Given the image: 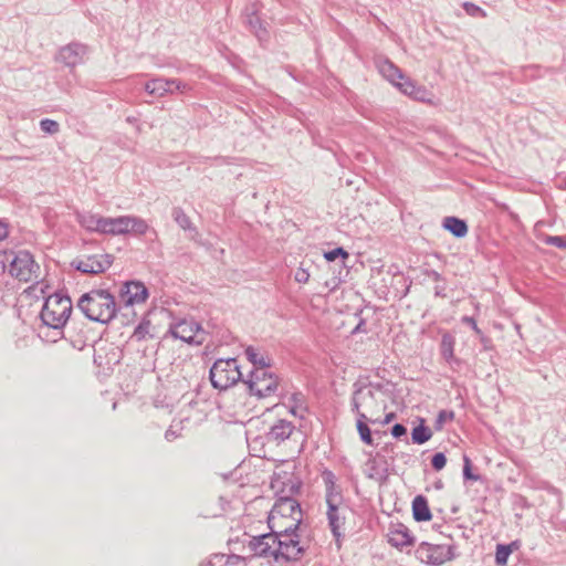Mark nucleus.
Masks as SVG:
<instances>
[{
  "label": "nucleus",
  "instance_id": "1",
  "mask_svg": "<svg viewBox=\"0 0 566 566\" xmlns=\"http://www.w3.org/2000/svg\"><path fill=\"white\" fill-rule=\"evenodd\" d=\"M77 307L91 321L109 323L120 312L113 294L106 290H92L81 296Z\"/></svg>",
  "mask_w": 566,
  "mask_h": 566
},
{
  "label": "nucleus",
  "instance_id": "2",
  "mask_svg": "<svg viewBox=\"0 0 566 566\" xmlns=\"http://www.w3.org/2000/svg\"><path fill=\"white\" fill-rule=\"evenodd\" d=\"M352 396V411L357 416L365 413L374 417L386 408V391L381 384L360 382L354 384Z\"/></svg>",
  "mask_w": 566,
  "mask_h": 566
},
{
  "label": "nucleus",
  "instance_id": "3",
  "mask_svg": "<svg viewBox=\"0 0 566 566\" xmlns=\"http://www.w3.org/2000/svg\"><path fill=\"white\" fill-rule=\"evenodd\" d=\"M70 315V296L55 293L46 298L40 317L48 332L53 329L56 334H61V328L66 324Z\"/></svg>",
  "mask_w": 566,
  "mask_h": 566
},
{
  "label": "nucleus",
  "instance_id": "4",
  "mask_svg": "<svg viewBox=\"0 0 566 566\" xmlns=\"http://www.w3.org/2000/svg\"><path fill=\"white\" fill-rule=\"evenodd\" d=\"M3 266L8 264L9 273L21 282H31L39 279L40 266L33 260L30 252L21 250L18 252L4 253Z\"/></svg>",
  "mask_w": 566,
  "mask_h": 566
},
{
  "label": "nucleus",
  "instance_id": "5",
  "mask_svg": "<svg viewBox=\"0 0 566 566\" xmlns=\"http://www.w3.org/2000/svg\"><path fill=\"white\" fill-rule=\"evenodd\" d=\"M209 374L211 385L219 390H226L239 380H244L237 358L216 360Z\"/></svg>",
  "mask_w": 566,
  "mask_h": 566
},
{
  "label": "nucleus",
  "instance_id": "6",
  "mask_svg": "<svg viewBox=\"0 0 566 566\" xmlns=\"http://www.w3.org/2000/svg\"><path fill=\"white\" fill-rule=\"evenodd\" d=\"M249 392L258 398H265L273 395L279 386V377L269 368H253L248 378L243 380Z\"/></svg>",
  "mask_w": 566,
  "mask_h": 566
},
{
  "label": "nucleus",
  "instance_id": "7",
  "mask_svg": "<svg viewBox=\"0 0 566 566\" xmlns=\"http://www.w3.org/2000/svg\"><path fill=\"white\" fill-rule=\"evenodd\" d=\"M180 339L190 345H201L206 340V332L201 325L193 319H181L171 324L166 336Z\"/></svg>",
  "mask_w": 566,
  "mask_h": 566
},
{
  "label": "nucleus",
  "instance_id": "8",
  "mask_svg": "<svg viewBox=\"0 0 566 566\" xmlns=\"http://www.w3.org/2000/svg\"><path fill=\"white\" fill-rule=\"evenodd\" d=\"M343 496L329 494L326 499L328 526L336 542L342 537V528L345 525L347 506L342 505Z\"/></svg>",
  "mask_w": 566,
  "mask_h": 566
},
{
  "label": "nucleus",
  "instance_id": "9",
  "mask_svg": "<svg viewBox=\"0 0 566 566\" xmlns=\"http://www.w3.org/2000/svg\"><path fill=\"white\" fill-rule=\"evenodd\" d=\"M297 532L298 531H293L281 536L275 535L279 562L281 559L286 562L298 560L303 556L305 548L300 543V535Z\"/></svg>",
  "mask_w": 566,
  "mask_h": 566
},
{
  "label": "nucleus",
  "instance_id": "10",
  "mask_svg": "<svg viewBox=\"0 0 566 566\" xmlns=\"http://www.w3.org/2000/svg\"><path fill=\"white\" fill-rule=\"evenodd\" d=\"M149 296L148 289L143 282L127 281L119 289V310L128 311L135 304L145 303Z\"/></svg>",
  "mask_w": 566,
  "mask_h": 566
},
{
  "label": "nucleus",
  "instance_id": "11",
  "mask_svg": "<svg viewBox=\"0 0 566 566\" xmlns=\"http://www.w3.org/2000/svg\"><path fill=\"white\" fill-rule=\"evenodd\" d=\"M113 263V256L106 253L82 254L73 261V268L84 274L105 272Z\"/></svg>",
  "mask_w": 566,
  "mask_h": 566
},
{
  "label": "nucleus",
  "instance_id": "12",
  "mask_svg": "<svg viewBox=\"0 0 566 566\" xmlns=\"http://www.w3.org/2000/svg\"><path fill=\"white\" fill-rule=\"evenodd\" d=\"M302 484V480L294 473L280 471L274 472L271 489L277 497L294 499L293 496L300 493Z\"/></svg>",
  "mask_w": 566,
  "mask_h": 566
},
{
  "label": "nucleus",
  "instance_id": "13",
  "mask_svg": "<svg viewBox=\"0 0 566 566\" xmlns=\"http://www.w3.org/2000/svg\"><path fill=\"white\" fill-rule=\"evenodd\" d=\"M416 555L422 563L434 566L442 565L454 557L451 546L444 547L442 545H433L426 542L419 545L416 551Z\"/></svg>",
  "mask_w": 566,
  "mask_h": 566
},
{
  "label": "nucleus",
  "instance_id": "14",
  "mask_svg": "<svg viewBox=\"0 0 566 566\" xmlns=\"http://www.w3.org/2000/svg\"><path fill=\"white\" fill-rule=\"evenodd\" d=\"M275 539V535L271 533L252 536V538L249 541V548L255 556L273 557L276 562H279Z\"/></svg>",
  "mask_w": 566,
  "mask_h": 566
},
{
  "label": "nucleus",
  "instance_id": "15",
  "mask_svg": "<svg viewBox=\"0 0 566 566\" xmlns=\"http://www.w3.org/2000/svg\"><path fill=\"white\" fill-rule=\"evenodd\" d=\"M295 430V426L285 419L275 421L265 433V440L269 443L281 444L287 440Z\"/></svg>",
  "mask_w": 566,
  "mask_h": 566
},
{
  "label": "nucleus",
  "instance_id": "16",
  "mask_svg": "<svg viewBox=\"0 0 566 566\" xmlns=\"http://www.w3.org/2000/svg\"><path fill=\"white\" fill-rule=\"evenodd\" d=\"M302 517L303 514H300V516L293 520L281 518V516L277 515H269L268 526L270 528V533L273 535L281 536L293 531H298Z\"/></svg>",
  "mask_w": 566,
  "mask_h": 566
},
{
  "label": "nucleus",
  "instance_id": "17",
  "mask_svg": "<svg viewBox=\"0 0 566 566\" xmlns=\"http://www.w3.org/2000/svg\"><path fill=\"white\" fill-rule=\"evenodd\" d=\"M302 514V509L297 500L289 497H277L269 515H277L281 518L293 520Z\"/></svg>",
  "mask_w": 566,
  "mask_h": 566
},
{
  "label": "nucleus",
  "instance_id": "18",
  "mask_svg": "<svg viewBox=\"0 0 566 566\" xmlns=\"http://www.w3.org/2000/svg\"><path fill=\"white\" fill-rule=\"evenodd\" d=\"M243 22L245 27L258 38L260 42H265L269 39V31L263 21L259 17L254 6L247 8Z\"/></svg>",
  "mask_w": 566,
  "mask_h": 566
},
{
  "label": "nucleus",
  "instance_id": "19",
  "mask_svg": "<svg viewBox=\"0 0 566 566\" xmlns=\"http://www.w3.org/2000/svg\"><path fill=\"white\" fill-rule=\"evenodd\" d=\"M415 537L410 534L408 527L402 523L391 525L388 533V543L397 548L413 545Z\"/></svg>",
  "mask_w": 566,
  "mask_h": 566
},
{
  "label": "nucleus",
  "instance_id": "20",
  "mask_svg": "<svg viewBox=\"0 0 566 566\" xmlns=\"http://www.w3.org/2000/svg\"><path fill=\"white\" fill-rule=\"evenodd\" d=\"M102 233L111 235L128 234L129 216H119L116 218L105 217L102 221Z\"/></svg>",
  "mask_w": 566,
  "mask_h": 566
},
{
  "label": "nucleus",
  "instance_id": "21",
  "mask_svg": "<svg viewBox=\"0 0 566 566\" xmlns=\"http://www.w3.org/2000/svg\"><path fill=\"white\" fill-rule=\"evenodd\" d=\"M377 67L379 73L394 85H396L399 80L405 78L402 71L388 59H379L377 61Z\"/></svg>",
  "mask_w": 566,
  "mask_h": 566
},
{
  "label": "nucleus",
  "instance_id": "22",
  "mask_svg": "<svg viewBox=\"0 0 566 566\" xmlns=\"http://www.w3.org/2000/svg\"><path fill=\"white\" fill-rule=\"evenodd\" d=\"M412 516L416 522H428L432 518L428 501L423 495H417L412 501Z\"/></svg>",
  "mask_w": 566,
  "mask_h": 566
},
{
  "label": "nucleus",
  "instance_id": "23",
  "mask_svg": "<svg viewBox=\"0 0 566 566\" xmlns=\"http://www.w3.org/2000/svg\"><path fill=\"white\" fill-rule=\"evenodd\" d=\"M170 84V78L157 77L145 84V91L154 96L161 97L166 94H174V88H166Z\"/></svg>",
  "mask_w": 566,
  "mask_h": 566
},
{
  "label": "nucleus",
  "instance_id": "24",
  "mask_svg": "<svg viewBox=\"0 0 566 566\" xmlns=\"http://www.w3.org/2000/svg\"><path fill=\"white\" fill-rule=\"evenodd\" d=\"M78 223L88 231H96L102 233V221H105V217L99 214H94L91 212H78L77 214Z\"/></svg>",
  "mask_w": 566,
  "mask_h": 566
},
{
  "label": "nucleus",
  "instance_id": "25",
  "mask_svg": "<svg viewBox=\"0 0 566 566\" xmlns=\"http://www.w3.org/2000/svg\"><path fill=\"white\" fill-rule=\"evenodd\" d=\"M378 418L368 417L365 413H359L357 416V422L356 428L359 433V437L361 441L366 444L371 446L374 443L373 437H371V430L368 427V422L377 423Z\"/></svg>",
  "mask_w": 566,
  "mask_h": 566
},
{
  "label": "nucleus",
  "instance_id": "26",
  "mask_svg": "<svg viewBox=\"0 0 566 566\" xmlns=\"http://www.w3.org/2000/svg\"><path fill=\"white\" fill-rule=\"evenodd\" d=\"M442 226L446 230L452 233L455 238H463L468 233V224L464 220L457 217H446Z\"/></svg>",
  "mask_w": 566,
  "mask_h": 566
},
{
  "label": "nucleus",
  "instance_id": "27",
  "mask_svg": "<svg viewBox=\"0 0 566 566\" xmlns=\"http://www.w3.org/2000/svg\"><path fill=\"white\" fill-rule=\"evenodd\" d=\"M397 86L403 94L413 97L415 99H423L426 95V90L423 87L417 86L410 78L406 77L399 80Z\"/></svg>",
  "mask_w": 566,
  "mask_h": 566
},
{
  "label": "nucleus",
  "instance_id": "28",
  "mask_svg": "<svg viewBox=\"0 0 566 566\" xmlns=\"http://www.w3.org/2000/svg\"><path fill=\"white\" fill-rule=\"evenodd\" d=\"M247 359L253 365V368H270L271 359L268 356L259 353L253 346H248L244 349Z\"/></svg>",
  "mask_w": 566,
  "mask_h": 566
},
{
  "label": "nucleus",
  "instance_id": "29",
  "mask_svg": "<svg viewBox=\"0 0 566 566\" xmlns=\"http://www.w3.org/2000/svg\"><path fill=\"white\" fill-rule=\"evenodd\" d=\"M455 338L450 333H444L441 337L440 354L446 363L453 359Z\"/></svg>",
  "mask_w": 566,
  "mask_h": 566
},
{
  "label": "nucleus",
  "instance_id": "30",
  "mask_svg": "<svg viewBox=\"0 0 566 566\" xmlns=\"http://www.w3.org/2000/svg\"><path fill=\"white\" fill-rule=\"evenodd\" d=\"M151 322L147 317H143L142 322L136 326L132 338L137 342L154 338L155 335L151 333Z\"/></svg>",
  "mask_w": 566,
  "mask_h": 566
},
{
  "label": "nucleus",
  "instance_id": "31",
  "mask_svg": "<svg viewBox=\"0 0 566 566\" xmlns=\"http://www.w3.org/2000/svg\"><path fill=\"white\" fill-rule=\"evenodd\" d=\"M432 437V431L429 427L423 424V420L421 423L412 429L411 440L416 444H423L429 441Z\"/></svg>",
  "mask_w": 566,
  "mask_h": 566
},
{
  "label": "nucleus",
  "instance_id": "32",
  "mask_svg": "<svg viewBox=\"0 0 566 566\" xmlns=\"http://www.w3.org/2000/svg\"><path fill=\"white\" fill-rule=\"evenodd\" d=\"M513 548H517V542H512L509 545L499 544L496 546L495 552V563L499 566H505L507 563V558L510 554L513 552Z\"/></svg>",
  "mask_w": 566,
  "mask_h": 566
},
{
  "label": "nucleus",
  "instance_id": "33",
  "mask_svg": "<svg viewBox=\"0 0 566 566\" xmlns=\"http://www.w3.org/2000/svg\"><path fill=\"white\" fill-rule=\"evenodd\" d=\"M171 216H172L174 220L176 221V223L181 229L197 232V230L193 227L190 218L185 213V211L180 207L174 208Z\"/></svg>",
  "mask_w": 566,
  "mask_h": 566
},
{
  "label": "nucleus",
  "instance_id": "34",
  "mask_svg": "<svg viewBox=\"0 0 566 566\" xmlns=\"http://www.w3.org/2000/svg\"><path fill=\"white\" fill-rule=\"evenodd\" d=\"M128 223V233H133L135 235H143L149 229L148 223L139 217L129 216Z\"/></svg>",
  "mask_w": 566,
  "mask_h": 566
},
{
  "label": "nucleus",
  "instance_id": "35",
  "mask_svg": "<svg viewBox=\"0 0 566 566\" xmlns=\"http://www.w3.org/2000/svg\"><path fill=\"white\" fill-rule=\"evenodd\" d=\"M323 480L325 482V485H326V497L329 495V494H333V495H342L339 492H337L335 490V475L333 474L332 471H324L323 473Z\"/></svg>",
  "mask_w": 566,
  "mask_h": 566
},
{
  "label": "nucleus",
  "instance_id": "36",
  "mask_svg": "<svg viewBox=\"0 0 566 566\" xmlns=\"http://www.w3.org/2000/svg\"><path fill=\"white\" fill-rule=\"evenodd\" d=\"M88 54V48L84 44L73 43V66L77 62H83Z\"/></svg>",
  "mask_w": 566,
  "mask_h": 566
},
{
  "label": "nucleus",
  "instance_id": "37",
  "mask_svg": "<svg viewBox=\"0 0 566 566\" xmlns=\"http://www.w3.org/2000/svg\"><path fill=\"white\" fill-rule=\"evenodd\" d=\"M454 418L453 411L440 410L434 421V429L441 430L447 421H451Z\"/></svg>",
  "mask_w": 566,
  "mask_h": 566
},
{
  "label": "nucleus",
  "instance_id": "38",
  "mask_svg": "<svg viewBox=\"0 0 566 566\" xmlns=\"http://www.w3.org/2000/svg\"><path fill=\"white\" fill-rule=\"evenodd\" d=\"M348 256L349 253L342 247L335 248L324 253V258L329 262L335 261L338 258L346 260Z\"/></svg>",
  "mask_w": 566,
  "mask_h": 566
},
{
  "label": "nucleus",
  "instance_id": "39",
  "mask_svg": "<svg viewBox=\"0 0 566 566\" xmlns=\"http://www.w3.org/2000/svg\"><path fill=\"white\" fill-rule=\"evenodd\" d=\"M464 11L471 15V17H481V18H485L486 17V12L480 8L479 6L472 3V2H464L462 4Z\"/></svg>",
  "mask_w": 566,
  "mask_h": 566
},
{
  "label": "nucleus",
  "instance_id": "40",
  "mask_svg": "<svg viewBox=\"0 0 566 566\" xmlns=\"http://www.w3.org/2000/svg\"><path fill=\"white\" fill-rule=\"evenodd\" d=\"M59 123L53 120V119H49V118H44L40 122V128L42 132L44 133H48V134H55L59 132Z\"/></svg>",
  "mask_w": 566,
  "mask_h": 566
},
{
  "label": "nucleus",
  "instance_id": "41",
  "mask_svg": "<svg viewBox=\"0 0 566 566\" xmlns=\"http://www.w3.org/2000/svg\"><path fill=\"white\" fill-rule=\"evenodd\" d=\"M463 478L464 480H472V481H478L480 480V475L479 474H474L472 473V470H471V460L469 459V457L464 455L463 458Z\"/></svg>",
  "mask_w": 566,
  "mask_h": 566
},
{
  "label": "nucleus",
  "instance_id": "42",
  "mask_svg": "<svg viewBox=\"0 0 566 566\" xmlns=\"http://www.w3.org/2000/svg\"><path fill=\"white\" fill-rule=\"evenodd\" d=\"M447 464V457L443 452H437L431 459V465L436 471H441Z\"/></svg>",
  "mask_w": 566,
  "mask_h": 566
},
{
  "label": "nucleus",
  "instance_id": "43",
  "mask_svg": "<svg viewBox=\"0 0 566 566\" xmlns=\"http://www.w3.org/2000/svg\"><path fill=\"white\" fill-rule=\"evenodd\" d=\"M546 244L559 248V249H566V237H559V235H547L544 240Z\"/></svg>",
  "mask_w": 566,
  "mask_h": 566
},
{
  "label": "nucleus",
  "instance_id": "44",
  "mask_svg": "<svg viewBox=\"0 0 566 566\" xmlns=\"http://www.w3.org/2000/svg\"><path fill=\"white\" fill-rule=\"evenodd\" d=\"M289 403L290 405H294L295 408L307 409V406H306V402H305V397L300 391L292 394V396H291V398L289 400Z\"/></svg>",
  "mask_w": 566,
  "mask_h": 566
},
{
  "label": "nucleus",
  "instance_id": "45",
  "mask_svg": "<svg viewBox=\"0 0 566 566\" xmlns=\"http://www.w3.org/2000/svg\"><path fill=\"white\" fill-rule=\"evenodd\" d=\"M170 84H175L174 93L180 92V93L185 94L191 90V87L188 83H185L178 78H170Z\"/></svg>",
  "mask_w": 566,
  "mask_h": 566
},
{
  "label": "nucleus",
  "instance_id": "46",
  "mask_svg": "<svg viewBox=\"0 0 566 566\" xmlns=\"http://www.w3.org/2000/svg\"><path fill=\"white\" fill-rule=\"evenodd\" d=\"M461 323L470 326V328L473 329L475 335L481 334V332H482L481 328L478 326L475 318L472 316H463L461 318Z\"/></svg>",
  "mask_w": 566,
  "mask_h": 566
},
{
  "label": "nucleus",
  "instance_id": "47",
  "mask_svg": "<svg viewBox=\"0 0 566 566\" xmlns=\"http://www.w3.org/2000/svg\"><path fill=\"white\" fill-rule=\"evenodd\" d=\"M294 279L297 283H306L310 280V273L306 269L298 268L295 272Z\"/></svg>",
  "mask_w": 566,
  "mask_h": 566
},
{
  "label": "nucleus",
  "instance_id": "48",
  "mask_svg": "<svg viewBox=\"0 0 566 566\" xmlns=\"http://www.w3.org/2000/svg\"><path fill=\"white\" fill-rule=\"evenodd\" d=\"M391 434L394 438H401L407 434V428L401 423H396L391 428Z\"/></svg>",
  "mask_w": 566,
  "mask_h": 566
},
{
  "label": "nucleus",
  "instance_id": "49",
  "mask_svg": "<svg viewBox=\"0 0 566 566\" xmlns=\"http://www.w3.org/2000/svg\"><path fill=\"white\" fill-rule=\"evenodd\" d=\"M434 296L441 297V298H446L447 297V294H446V283L444 282H439V283L436 284V286H434Z\"/></svg>",
  "mask_w": 566,
  "mask_h": 566
},
{
  "label": "nucleus",
  "instance_id": "50",
  "mask_svg": "<svg viewBox=\"0 0 566 566\" xmlns=\"http://www.w3.org/2000/svg\"><path fill=\"white\" fill-rule=\"evenodd\" d=\"M476 336H479L480 342L483 345V348L485 350H489L492 348V339L490 337L485 336L483 332H481V334H478Z\"/></svg>",
  "mask_w": 566,
  "mask_h": 566
},
{
  "label": "nucleus",
  "instance_id": "51",
  "mask_svg": "<svg viewBox=\"0 0 566 566\" xmlns=\"http://www.w3.org/2000/svg\"><path fill=\"white\" fill-rule=\"evenodd\" d=\"M426 274L428 277H430L436 283L444 282V279L442 277V275L439 272H437L436 270H429V271H427Z\"/></svg>",
  "mask_w": 566,
  "mask_h": 566
},
{
  "label": "nucleus",
  "instance_id": "52",
  "mask_svg": "<svg viewBox=\"0 0 566 566\" xmlns=\"http://www.w3.org/2000/svg\"><path fill=\"white\" fill-rule=\"evenodd\" d=\"M447 364L450 366L452 370H459L462 366L463 361L462 359L458 358L457 356H453V359H449Z\"/></svg>",
  "mask_w": 566,
  "mask_h": 566
},
{
  "label": "nucleus",
  "instance_id": "53",
  "mask_svg": "<svg viewBox=\"0 0 566 566\" xmlns=\"http://www.w3.org/2000/svg\"><path fill=\"white\" fill-rule=\"evenodd\" d=\"M307 411V409H303V408H295L294 405H290V412L295 416V417H300V418H304V413Z\"/></svg>",
  "mask_w": 566,
  "mask_h": 566
},
{
  "label": "nucleus",
  "instance_id": "54",
  "mask_svg": "<svg viewBox=\"0 0 566 566\" xmlns=\"http://www.w3.org/2000/svg\"><path fill=\"white\" fill-rule=\"evenodd\" d=\"M177 437H178L177 432L171 427L169 429H167L166 432H165V439L167 441H172Z\"/></svg>",
  "mask_w": 566,
  "mask_h": 566
},
{
  "label": "nucleus",
  "instance_id": "55",
  "mask_svg": "<svg viewBox=\"0 0 566 566\" xmlns=\"http://www.w3.org/2000/svg\"><path fill=\"white\" fill-rule=\"evenodd\" d=\"M396 418V413L395 412H389L385 416V418L382 420H379L377 422L381 423V424H388L390 423L394 419Z\"/></svg>",
  "mask_w": 566,
  "mask_h": 566
},
{
  "label": "nucleus",
  "instance_id": "56",
  "mask_svg": "<svg viewBox=\"0 0 566 566\" xmlns=\"http://www.w3.org/2000/svg\"><path fill=\"white\" fill-rule=\"evenodd\" d=\"M8 237V226L7 223L0 221V241Z\"/></svg>",
  "mask_w": 566,
  "mask_h": 566
},
{
  "label": "nucleus",
  "instance_id": "57",
  "mask_svg": "<svg viewBox=\"0 0 566 566\" xmlns=\"http://www.w3.org/2000/svg\"><path fill=\"white\" fill-rule=\"evenodd\" d=\"M364 325H365V321H364V319H361V321L359 322V324L354 328L353 334H355V333H357V332H360V331H361V327H363Z\"/></svg>",
  "mask_w": 566,
  "mask_h": 566
},
{
  "label": "nucleus",
  "instance_id": "58",
  "mask_svg": "<svg viewBox=\"0 0 566 566\" xmlns=\"http://www.w3.org/2000/svg\"><path fill=\"white\" fill-rule=\"evenodd\" d=\"M50 331L53 333L52 339H51V342H53V343L56 342L57 337H61L63 334L62 332H61V334H56L53 329H50Z\"/></svg>",
  "mask_w": 566,
  "mask_h": 566
},
{
  "label": "nucleus",
  "instance_id": "59",
  "mask_svg": "<svg viewBox=\"0 0 566 566\" xmlns=\"http://www.w3.org/2000/svg\"><path fill=\"white\" fill-rule=\"evenodd\" d=\"M70 51H71V46H70V45H66V46H64V48L61 50L60 55H61V56H64V54H65L66 52H70Z\"/></svg>",
  "mask_w": 566,
  "mask_h": 566
},
{
  "label": "nucleus",
  "instance_id": "60",
  "mask_svg": "<svg viewBox=\"0 0 566 566\" xmlns=\"http://www.w3.org/2000/svg\"><path fill=\"white\" fill-rule=\"evenodd\" d=\"M213 160L214 161H223V158L222 157H214Z\"/></svg>",
  "mask_w": 566,
  "mask_h": 566
},
{
  "label": "nucleus",
  "instance_id": "61",
  "mask_svg": "<svg viewBox=\"0 0 566 566\" xmlns=\"http://www.w3.org/2000/svg\"><path fill=\"white\" fill-rule=\"evenodd\" d=\"M167 88H175V84H169Z\"/></svg>",
  "mask_w": 566,
  "mask_h": 566
}]
</instances>
